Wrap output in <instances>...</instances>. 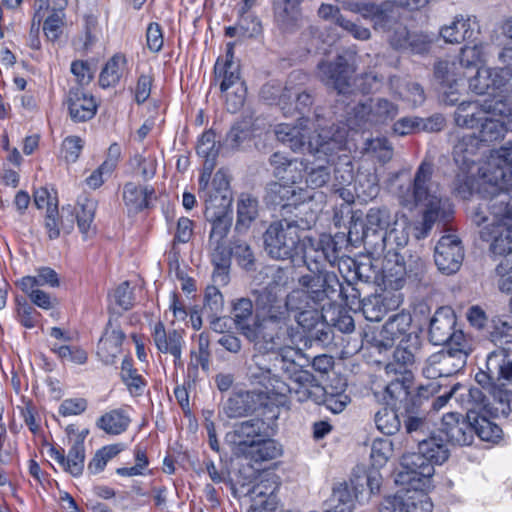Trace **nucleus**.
Returning <instances> with one entry per match:
<instances>
[{"instance_id":"1","label":"nucleus","mask_w":512,"mask_h":512,"mask_svg":"<svg viewBox=\"0 0 512 512\" xmlns=\"http://www.w3.org/2000/svg\"><path fill=\"white\" fill-rule=\"evenodd\" d=\"M479 173L477 194L483 202L474 208L472 221L480 226L491 217L485 226L490 231L512 227V141L493 151ZM508 238L512 241V233Z\"/></svg>"},{"instance_id":"2","label":"nucleus","mask_w":512,"mask_h":512,"mask_svg":"<svg viewBox=\"0 0 512 512\" xmlns=\"http://www.w3.org/2000/svg\"><path fill=\"white\" fill-rule=\"evenodd\" d=\"M310 121L300 118L297 125L280 123L275 126L276 138L294 152H308L318 160L323 155L328 164L334 155L344 150L348 130L344 126H332L329 129L314 130L311 134Z\"/></svg>"},{"instance_id":"3","label":"nucleus","mask_w":512,"mask_h":512,"mask_svg":"<svg viewBox=\"0 0 512 512\" xmlns=\"http://www.w3.org/2000/svg\"><path fill=\"white\" fill-rule=\"evenodd\" d=\"M433 166L423 162L417 169L412 187L400 190L398 198L400 203L412 209L416 206L424 208L422 230L417 238H424L439 220L447 221L453 213L452 204L443 199L439 193L438 184L432 181Z\"/></svg>"},{"instance_id":"4","label":"nucleus","mask_w":512,"mask_h":512,"mask_svg":"<svg viewBox=\"0 0 512 512\" xmlns=\"http://www.w3.org/2000/svg\"><path fill=\"white\" fill-rule=\"evenodd\" d=\"M449 450L444 440L437 435L418 441V452L404 454L395 477L396 483H416L431 481L434 465L444 463Z\"/></svg>"},{"instance_id":"5","label":"nucleus","mask_w":512,"mask_h":512,"mask_svg":"<svg viewBox=\"0 0 512 512\" xmlns=\"http://www.w3.org/2000/svg\"><path fill=\"white\" fill-rule=\"evenodd\" d=\"M311 223L304 221H289L287 219L273 222L264 233V247L268 255L277 260H294L303 250L306 241V231Z\"/></svg>"},{"instance_id":"6","label":"nucleus","mask_w":512,"mask_h":512,"mask_svg":"<svg viewBox=\"0 0 512 512\" xmlns=\"http://www.w3.org/2000/svg\"><path fill=\"white\" fill-rule=\"evenodd\" d=\"M290 293L283 298L282 293L275 291L274 286L265 287L256 299L257 311L262 317L260 325L263 331L276 334L284 332L285 335H293L288 326L290 312L300 307H293L290 302Z\"/></svg>"},{"instance_id":"7","label":"nucleus","mask_w":512,"mask_h":512,"mask_svg":"<svg viewBox=\"0 0 512 512\" xmlns=\"http://www.w3.org/2000/svg\"><path fill=\"white\" fill-rule=\"evenodd\" d=\"M299 288L290 292V304L293 307L321 305L335 294L340 287L337 275L333 272L318 271L305 274L298 279Z\"/></svg>"},{"instance_id":"8","label":"nucleus","mask_w":512,"mask_h":512,"mask_svg":"<svg viewBox=\"0 0 512 512\" xmlns=\"http://www.w3.org/2000/svg\"><path fill=\"white\" fill-rule=\"evenodd\" d=\"M391 7L385 6L379 15L380 27H373L374 30L384 34L389 45L395 50H410L413 53L421 54L428 50V42L421 35L411 34Z\"/></svg>"},{"instance_id":"9","label":"nucleus","mask_w":512,"mask_h":512,"mask_svg":"<svg viewBox=\"0 0 512 512\" xmlns=\"http://www.w3.org/2000/svg\"><path fill=\"white\" fill-rule=\"evenodd\" d=\"M398 107L384 98L359 102L348 112L346 126L349 130H364L373 125L384 124L395 118Z\"/></svg>"},{"instance_id":"10","label":"nucleus","mask_w":512,"mask_h":512,"mask_svg":"<svg viewBox=\"0 0 512 512\" xmlns=\"http://www.w3.org/2000/svg\"><path fill=\"white\" fill-rule=\"evenodd\" d=\"M232 319L237 329L261 350L273 349L280 345V338L263 331L260 322L253 320V303L249 298L236 299L232 304Z\"/></svg>"},{"instance_id":"11","label":"nucleus","mask_w":512,"mask_h":512,"mask_svg":"<svg viewBox=\"0 0 512 512\" xmlns=\"http://www.w3.org/2000/svg\"><path fill=\"white\" fill-rule=\"evenodd\" d=\"M430 482L397 483L403 486L395 495L384 498L380 506V512H431L433 504L425 493Z\"/></svg>"},{"instance_id":"12","label":"nucleus","mask_w":512,"mask_h":512,"mask_svg":"<svg viewBox=\"0 0 512 512\" xmlns=\"http://www.w3.org/2000/svg\"><path fill=\"white\" fill-rule=\"evenodd\" d=\"M511 231L512 227L499 231H490L489 227H483L480 231V236L484 241H491L490 248L494 254L507 256L496 267V273L500 277L499 288L507 293H512V239L508 238ZM510 307L512 310V297Z\"/></svg>"},{"instance_id":"13","label":"nucleus","mask_w":512,"mask_h":512,"mask_svg":"<svg viewBox=\"0 0 512 512\" xmlns=\"http://www.w3.org/2000/svg\"><path fill=\"white\" fill-rule=\"evenodd\" d=\"M480 146L481 142L474 134H467L461 136L453 148L454 161L463 172V176L458 175L456 180L463 184L457 185L456 189L464 198L473 191L474 179L468 174L479 159Z\"/></svg>"},{"instance_id":"14","label":"nucleus","mask_w":512,"mask_h":512,"mask_svg":"<svg viewBox=\"0 0 512 512\" xmlns=\"http://www.w3.org/2000/svg\"><path fill=\"white\" fill-rule=\"evenodd\" d=\"M510 405L508 395L500 397L492 410H487L484 406V411H474V408H468L467 419L471 421L473 427V434L476 433L483 441L497 442L502 437V429L499 425L491 421L488 416L497 417L499 415L507 416L510 413Z\"/></svg>"},{"instance_id":"15","label":"nucleus","mask_w":512,"mask_h":512,"mask_svg":"<svg viewBox=\"0 0 512 512\" xmlns=\"http://www.w3.org/2000/svg\"><path fill=\"white\" fill-rule=\"evenodd\" d=\"M469 89L479 95L496 98L501 93L512 94V73L509 68L481 67L469 79Z\"/></svg>"},{"instance_id":"16","label":"nucleus","mask_w":512,"mask_h":512,"mask_svg":"<svg viewBox=\"0 0 512 512\" xmlns=\"http://www.w3.org/2000/svg\"><path fill=\"white\" fill-rule=\"evenodd\" d=\"M264 422L260 419H250L236 423L232 430L225 435V441L231 451L237 456L247 457L258 441L264 435Z\"/></svg>"},{"instance_id":"17","label":"nucleus","mask_w":512,"mask_h":512,"mask_svg":"<svg viewBox=\"0 0 512 512\" xmlns=\"http://www.w3.org/2000/svg\"><path fill=\"white\" fill-rule=\"evenodd\" d=\"M317 69L319 79L335 89L339 95L345 96L353 92L351 81L354 70L345 57L337 56L334 61H321Z\"/></svg>"},{"instance_id":"18","label":"nucleus","mask_w":512,"mask_h":512,"mask_svg":"<svg viewBox=\"0 0 512 512\" xmlns=\"http://www.w3.org/2000/svg\"><path fill=\"white\" fill-rule=\"evenodd\" d=\"M36 4H38V9L34 16L32 30L35 28V19L38 18L36 27V31L38 32L40 23L44 17V14L42 15L41 12L45 10L49 15L43 23L44 34L50 41L54 42L58 40L63 32L64 10L67 6V0H36Z\"/></svg>"},{"instance_id":"19","label":"nucleus","mask_w":512,"mask_h":512,"mask_svg":"<svg viewBox=\"0 0 512 512\" xmlns=\"http://www.w3.org/2000/svg\"><path fill=\"white\" fill-rule=\"evenodd\" d=\"M464 252L459 238L454 234L444 235L435 247L434 260L438 269L447 275L456 273L463 262Z\"/></svg>"},{"instance_id":"20","label":"nucleus","mask_w":512,"mask_h":512,"mask_svg":"<svg viewBox=\"0 0 512 512\" xmlns=\"http://www.w3.org/2000/svg\"><path fill=\"white\" fill-rule=\"evenodd\" d=\"M420 348V340L416 335L402 338L393 353L392 360L385 366L386 375L412 373V368L420 357Z\"/></svg>"},{"instance_id":"21","label":"nucleus","mask_w":512,"mask_h":512,"mask_svg":"<svg viewBox=\"0 0 512 512\" xmlns=\"http://www.w3.org/2000/svg\"><path fill=\"white\" fill-rule=\"evenodd\" d=\"M273 337L280 338V345L273 349H267V351H278V355L275 356L277 369L282 370L291 382L297 381L301 373H309L296 363V360L301 358L303 354L300 349L292 346L294 344L293 335L277 332L273 334ZM259 350L262 351L261 349ZM263 351H266V349Z\"/></svg>"},{"instance_id":"22","label":"nucleus","mask_w":512,"mask_h":512,"mask_svg":"<svg viewBox=\"0 0 512 512\" xmlns=\"http://www.w3.org/2000/svg\"><path fill=\"white\" fill-rule=\"evenodd\" d=\"M247 377L253 384L262 385L266 391L264 394L269 395V401L276 406H285L288 402L289 389L287 383L278 375L271 376L263 367H258L254 362L247 368Z\"/></svg>"},{"instance_id":"23","label":"nucleus","mask_w":512,"mask_h":512,"mask_svg":"<svg viewBox=\"0 0 512 512\" xmlns=\"http://www.w3.org/2000/svg\"><path fill=\"white\" fill-rule=\"evenodd\" d=\"M269 398L263 391H237L227 399L223 410L229 418L243 417L261 406H267Z\"/></svg>"},{"instance_id":"24","label":"nucleus","mask_w":512,"mask_h":512,"mask_svg":"<svg viewBox=\"0 0 512 512\" xmlns=\"http://www.w3.org/2000/svg\"><path fill=\"white\" fill-rule=\"evenodd\" d=\"M510 348H498L487 356V372L476 374V381L485 386L490 380H511L512 379V360L509 358Z\"/></svg>"},{"instance_id":"25","label":"nucleus","mask_w":512,"mask_h":512,"mask_svg":"<svg viewBox=\"0 0 512 512\" xmlns=\"http://www.w3.org/2000/svg\"><path fill=\"white\" fill-rule=\"evenodd\" d=\"M295 319L300 327L309 334V337L319 342L329 340V328L324 320L321 305H307V307L295 309Z\"/></svg>"},{"instance_id":"26","label":"nucleus","mask_w":512,"mask_h":512,"mask_svg":"<svg viewBox=\"0 0 512 512\" xmlns=\"http://www.w3.org/2000/svg\"><path fill=\"white\" fill-rule=\"evenodd\" d=\"M480 33V25L475 16L456 15L450 24L444 25L440 35L445 42L458 44L466 40H475Z\"/></svg>"},{"instance_id":"27","label":"nucleus","mask_w":512,"mask_h":512,"mask_svg":"<svg viewBox=\"0 0 512 512\" xmlns=\"http://www.w3.org/2000/svg\"><path fill=\"white\" fill-rule=\"evenodd\" d=\"M411 316L406 313L395 314L385 322L382 329L374 337V345L379 349L391 348L397 339L405 338L411 325Z\"/></svg>"},{"instance_id":"28","label":"nucleus","mask_w":512,"mask_h":512,"mask_svg":"<svg viewBox=\"0 0 512 512\" xmlns=\"http://www.w3.org/2000/svg\"><path fill=\"white\" fill-rule=\"evenodd\" d=\"M459 68V64L449 60L438 61L434 67V75L443 89V101L448 105H455L458 101Z\"/></svg>"},{"instance_id":"29","label":"nucleus","mask_w":512,"mask_h":512,"mask_svg":"<svg viewBox=\"0 0 512 512\" xmlns=\"http://www.w3.org/2000/svg\"><path fill=\"white\" fill-rule=\"evenodd\" d=\"M492 100L463 101L454 112V121L458 127L466 129H478L486 114H491Z\"/></svg>"},{"instance_id":"30","label":"nucleus","mask_w":512,"mask_h":512,"mask_svg":"<svg viewBox=\"0 0 512 512\" xmlns=\"http://www.w3.org/2000/svg\"><path fill=\"white\" fill-rule=\"evenodd\" d=\"M440 430L452 444L465 446L470 445L473 441L471 421L465 420L459 413L449 412L444 414Z\"/></svg>"},{"instance_id":"31","label":"nucleus","mask_w":512,"mask_h":512,"mask_svg":"<svg viewBox=\"0 0 512 512\" xmlns=\"http://www.w3.org/2000/svg\"><path fill=\"white\" fill-rule=\"evenodd\" d=\"M464 365L461 357H455L448 351H439L427 359L423 374L428 379L449 377L461 370Z\"/></svg>"},{"instance_id":"32","label":"nucleus","mask_w":512,"mask_h":512,"mask_svg":"<svg viewBox=\"0 0 512 512\" xmlns=\"http://www.w3.org/2000/svg\"><path fill=\"white\" fill-rule=\"evenodd\" d=\"M49 457L56 461L66 472L73 476H79L84 469L85 447L84 438H78L69 449L68 455H64L62 449L50 447L48 450Z\"/></svg>"},{"instance_id":"33","label":"nucleus","mask_w":512,"mask_h":512,"mask_svg":"<svg viewBox=\"0 0 512 512\" xmlns=\"http://www.w3.org/2000/svg\"><path fill=\"white\" fill-rule=\"evenodd\" d=\"M151 336L157 349L161 353L171 354L175 360H180L183 347V333L172 329L166 331L164 324L157 321L152 325Z\"/></svg>"},{"instance_id":"34","label":"nucleus","mask_w":512,"mask_h":512,"mask_svg":"<svg viewBox=\"0 0 512 512\" xmlns=\"http://www.w3.org/2000/svg\"><path fill=\"white\" fill-rule=\"evenodd\" d=\"M67 105L69 115L75 122H85L94 117L97 104L94 97L81 88H72L68 92Z\"/></svg>"},{"instance_id":"35","label":"nucleus","mask_w":512,"mask_h":512,"mask_svg":"<svg viewBox=\"0 0 512 512\" xmlns=\"http://www.w3.org/2000/svg\"><path fill=\"white\" fill-rule=\"evenodd\" d=\"M124 339L125 334L121 328L109 322L97 346V356L105 365L115 363L116 358L121 353Z\"/></svg>"},{"instance_id":"36","label":"nucleus","mask_w":512,"mask_h":512,"mask_svg":"<svg viewBox=\"0 0 512 512\" xmlns=\"http://www.w3.org/2000/svg\"><path fill=\"white\" fill-rule=\"evenodd\" d=\"M394 223V217L386 207H372L368 210L365 217L363 238L366 244L374 245L372 237L378 236L388 231L391 223Z\"/></svg>"},{"instance_id":"37","label":"nucleus","mask_w":512,"mask_h":512,"mask_svg":"<svg viewBox=\"0 0 512 512\" xmlns=\"http://www.w3.org/2000/svg\"><path fill=\"white\" fill-rule=\"evenodd\" d=\"M308 76L302 71L290 73L286 82V91L289 93L288 102L291 105L292 113L298 111L304 113L313 103V97L306 91H300L301 86L306 83Z\"/></svg>"},{"instance_id":"38","label":"nucleus","mask_w":512,"mask_h":512,"mask_svg":"<svg viewBox=\"0 0 512 512\" xmlns=\"http://www.w3.org/2000/svg\"><path fill=\"white\" fill-rule=\"evenodd\" d=\"M456 325V317L448 308L438 309L429 325V339L434 345H444L451 338Z\"/></svg>"},{"instance_id":"39","label":"nucleus","mask_w":512,"mask_h":512,"mask_svg":"<svg viewBox=\"0 0 512 512\" xmlns=\"http://www.w3.org/2000/svg\"><path fill=\"white\" fill-rule=\"evenodd\" d=\"M382 275L383 281L391 288H401L406 279L404 255L388 249L382 261Z\"/></svg>"},{"instance_id":"40","label":"nucleus","mask_w":512,"mask_h":512,"mask_svg":"<svg viewBox=\"0 0 512 512\" xmlns=\"http://www.w3.org/2000/svg\"><path fill=\"white\" fill-rule=\"evenodd\" d=\"M288 395H293L299 402L312 400L319 402L324 395V388L317 383L314 376L309 373H301L297 381L287 384Z\"/></svg>"},{"instance_id":"41","label":"nucleus","mask_w":512,"mask_h":512,"mask_svg":"<svg viewBox=\"0 0 512 512\" xmlns=\"http://www.w3.org/2000/svg\"><path fill=\"white\" fill-rule=\"evenodd\" d=\"M211 262L214 266L213 281L218 285H226L229 281V268L231 264L232 247L226 243H209Z\"/></svg>"},{"instance_id":"42","label":"nucleus","mask_w":512,"mask_h":512,"mask_svg":"<svg viewBox=\"0 0 512 512\" xmlns=\"http://www.w3.org/2000/svg\"><path fill=\"white\" fill-rule=\"evenodd\" d=\"M305 240L303 250L298 257L303 260L310 272L325 271L322 266L325 262H331V259L327 255L322 242L315 241L309 236Z\"/></svg>"},{"instance_id":"43","label":"nucleus","mask_w":512,"mask_h":512,"mask_svg":"<svg viewBox=\"0 0 512 512\" xmlns=\"http://www.w3.org/2000/svg\"><path fill=\"white\" fill-rule=\"evenodd\" d=\"M214 84L219 86L220 92H226L232 87L243 85L240 64L238 62L216 61L214 65Z\"/></svg>"},{"instance_id":"44","label":"nucleus","mask_w":512,"mask_h":512,"mask_svg":"<svg viewBox=\"0 0 512 512\" xmlns=\"http://www.w3.org/2000/svg\"><path fill=\"white\" fill-rule=\"evenodd\" d=\"M358 497L353 493L348 483L337 484L327 501L326 512H353Z\"/></svg>"},{"instance_id":"45","label":"nucleus","mask_w":512,"mask_h":512,"mask_svg":"<svg viewBox=\"0 0 512 512\" xmlns=\"http://www.w3.org/2000/svg\"><path fill=\"white\" fill-rule=\"evenodd\" d=\"M131 423V418L127 412L122 409H113L102 416L96 422V426L109 435H120L124 433Z\"/></svg>"},{"instance_id":"46","label":"nucleus","mask_w":512,"mask_h":512,"mask_svg":"<svg viewBox=\"0 0 512 512\" xmlns=\"http://www.w3.org/2000/svg\"><path fill=\"white\" fill-rule=\"evenodd\" d=\"M97 203L95 200L84 197L80 198L75 208L77 225L84 239L90 238L95 233L93 221Z\"/></svg>"},{"instance_id":"47","label":"nucleus","mask_w":512,"mask_h":512,"mask_svg":"<svg viewBox=\"0 0 512 512\" xmlns=\"http://www.w3.org/2000/svg\"><path fill=\"white\" fill-rule=\"evenodd\" d=\"M127 66V59L125 55L117 53L113 55L103 67L100 76L99 84L102 88H109L116 86Z\"/></svg>"},{"instance_id":"48","label":"nucleus","mask_w":512,"mask_h":512,"mask_svg":"<svg viewBox=\"0 0 512 512\" xmlns=\"http://www.w3.org/2000/svg\"><path fill=\"white\" fill-rule=\"evenodd\" d=\"M390 87L402 100L410 103L413 107L419 106L425 101L424 90L418 83L407 82L394 76L390 78Z\"/></svg>"},{"instance_id":"49","label":"nucleus","mask_w":512,"mask_h":512,"mask_svg":"<svg viewBox=\"0 0 512 512\" xmlns=\"http://www.w3.org/2000/svg\"><path fill=\"white\" fill-rule=\"evenodd\" d=\"M154 189L128 182L123 187V201L130 211L138 212L148 207V200Z\"/></svg>"},{"instance_id":"50","label":"nucleus","mask_w":512,"mask_h":512,"mask_svg":"<svg viewBox=\"0 0 512 512\" xmlns=\"http://www.w3.org/2000/svg\"><path fill=\"white\" fill-rule=\"evenodd\" d=\"M387 376L391 377V380L385 386V399L391 403L406 399L413 381V374L404 372Z\"/></svg>"},{"instance_id":"51","label":"nucleus","mask_w":512,"mask_h":512,"mask_svg":"<svg viewBox=\"0 0 512 512\" xmlns=\"http://www.w3.org/2000/svg\"><path fill=\"white\" fill-rule=\"evenodd\" d=\"M388 5L397 6V4L385 0L381 4L373 2H344L342 8L360 14L364 19L371 21L373 27H380L379 15L384 7ZM398 7L400 6L398 5Z\"/></svg>"},{"instance_id":"52","label":"nucleus","mask_w":512,"mask_h":512,"mask_svg":"<svg viewBox=\"0 0 512 512\" xmlns=\"http://www.w3.org/2000/svg\"><path fill=\"white\" fill-rule=\"evenodd\" d=\"M260 95L262 99L270 104L280 106L285 115H292V108L288 102L289 93L286 91V85L278 81H270L262 86Z\"/></svg>"},{"instance_id":"53","label":"nucleus","mask_w":512,"mask_h":512,"mask_svg":"<svg viewBox=\"0 0 512 512\" xmlns=\"http://www.w3.org/2000/svg\"><path fill=\"white\" fill-rule=\"evenodd\" d=\"M266 199L269 203L283 208L291 205L295 206L299 201L296 189L293 186L276 182L269 185Z\"/></svg>"},{"instance_id":"54","label":"nucleus","mask_w":512,"mask_h":512,"mask_svg":"<svg viewBox=\"0 0 512 512\" xmlns=\"http://www.w3.org/2000/svg\"><path fill=\"white\" fill-rule=\"evenodd\" d=\"M478 129L479 136L477 138L481 143L497 141L503 138L506 133L504 124L498 115L493 113L486 114Z\"/></svg>"},{"instance_id":"55","label":"nucleus","mask_w":512,"mask_h":512,"mask_svg":"<svg viewBox=\"0 0 512 512\" xmlns=\"http://www.w3.org/2000/svg\"><path fill=\"white\" fill-rule=\"evenodd\" d=\"M250 454L246 457L254 462L273 460L282 455V446L275 440L267 438L266 434L256 444Z\"/></svg>"},{"instance_id":"56","label":"nucleus","mask_w":512,"mask_h":512,"mask_svg":"<svg viewBox=\"0 0 512 512\" xmlns=\"http://www.w3.org/2000/svg\"><path fill=\"white\" fill-rule=\"evenodd\" d=\"M59 278L55 270L50 267H41L37 270L35 276H25L20 279L18 285L21 290H29L33 287L48 285L50 287H58Z\"/></svg>"},{"instance_id":"57","label":"nucleus","mask_w":512,"mask_h":512,"mask_svg":"<svg viewBox=\"0 0 512 512\" xmlns=\"http://www.w3.org/2000/svg\"><path fill=\"white\" fill-rule=\"evenodd\" d=\"M302 0H277L275 2V15L277 21L289 28L300 18L299 4Z\"/></svg>"},{"instance_id":"58","label":"nucleus","mask_w":512,"mask_h":512,"mask_svg":"<svg viewBox=\"0 0 512 512\" xmlns=\"http://www.w3.org/2000/svg\"><path fill=\"white\" fill-rule=\"evenodd\" d=\"M196 150L197 154L205 159V169L213 170L214 161L219 153L215 133L211 130L204 132L198 141Z\"/></svg>"},{"instance_id":"59","label":"nucleus","mask_w":512,"mask_h":512,"mask_svg":"<svg viewBox=\"0 0 512 512\" xmlns=\"http://www.w3.org/2000/svg\"><path fill=\"white\" fill-rule=\"evenodd\" d=\"M121 378L132 396H140L146 387L144 378L133 368L131 359L125 358L121 364Z\"/></svg>"},{"instance_id":"60","label":"nucleus","mask_w":512,"mask_h":512,"mask_svg":"<svg viewBox=\"0 0 512 512\" xmlns=\"http://www.w3.org/2000/svg\"><path fill=\"white\" fill-rule=\"evenodd\" d=\"M409 241V234L403 225H399L396 221H394V226L389 229L387 232H384L380 235V241L375 242L376 249L379 248L384 250L389 247V249H393L392 246L395 245L397 248L404 247Z\"/></svg>"},{"instance_id":"61","label":"nucleus","mask_w":512,"mask_h":512,"mask_svg":"<svg viewBox=\"0 0 512 512\" xmlns=\"http://www.w3.org/2000/svg\"><path fill=\"white\" fill-rule=\"evenodd\" d=\"M377 429L385 435L397 433L401 427V421L397 412L391 408L383 407L374 417Z\"/></svg>"},{"instance_id":"62","label":"nucleus","mask_w":512,"mask_h":512,"mask_svg":"<svg viewBox=\"0 0 512 512\" xmlns=\"http://www.w3.org/2000/svg\"><path fill=\"white\" fill-rule=\"evenodd\" d=\"M404 428L407 434H425L430 429V423L425 412L412 408L406 410Z\"/></svg>"},{"instance_id":"63","label":"nucleus","mask_w":512,"mask_h":512,"mask_svg":"<svg viewBox=\"0 0 512 512\" xmlns=\"http://www.w3.org/2000/svg\"><path fill=\"white\" fill-rule=\"evenodd\" d=\"M130 166L144 180H149L156 174L157 160L154 155L143 152L130 159Z\"/></svg>"},{"instance_id":"64","label":"nucleus","mask_w":512,"mask_h":512,"mask_svg":"<svg viewBox=\"0 0 512 512\" xmlns=\"http://www.w3.org/2000/svg\"><path fill=\"white\" fill-rule=\"evenodd\" d=\"M258 202L255 198L242 194L237 204V225L248 226L257 216Z\"/></svg>"}]
</instances>
